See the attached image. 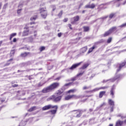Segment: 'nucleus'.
<instances>
[{"label": "nucleus", "mask_w": 126, "mask_h": 126, "mask_svg": "<svg viewBox=\"0 0 126 126\" xmlns=\"http://www.w3.org/2000/svg\"><path fill=\"white\" fill-rule=\"evenodd\" d=\"M67 22V19H64L63 20V22Z\"/></svg>", "instance_id": "53"}, {"label": "nucleus", "mask_w": 126, "mask_h": 126, "mask_svg": "<svg viewBox=\"0 0 126 126\" xmlns=\"http://www.w3.org/2000/svg\"><path fill=\"white\" fill-rule=\"evenodd\" d=\"M78 20H79V16H77L71 19V24H76V22H77Z\"/></svg>", "instance_id": "9"}, {"label": "nucleus", "mask_w": 126, "mask_h": 126, "mask_svg": "<svg viewBox=\"0 0 126 126\" xmlns=\"http://www.w3.org/2000/svg\"><path fill=\"white\" fill-rule=\"evenodd\" d=\"M104 42V39H101L100 40H99V41H98V43H103Z\"/></svg>", "instance_id": "45"}, {"label": "nucleus", "mask_w": 126, "mask_h": 126, "mask_svg": "<svg viewBox=\"0 0 126 126\" xmlns=\"http://www.w3.org/2000/svg\"><path fill=\"white\" fill-rule=\"evenodd\" d=\"M40 13L43 18H45L47 16V11L44 8H40L39 9Z\"/></svg>", "instance_id": "7"}, {"label": "nucleus", "mask_w": 126, "mask_h": 126, "mask_svg": "<svg viewBox=\"0 0 126 126\" xmlns=\"http://www.w3.org/2000/svg\"><path fill=\"white\" fill-rule=\"evenodd\" d=\"M85 8H91V6L90 4H87L85 6Z\"/></svg>", "instance_id": "37"}, {"label": "nucleus", "mask_w": 126, "mask_h": 126, "mask_svg": "<svg viewBox=\"0 0 126 126\" xmlns=\"http://www.w3.org/2000/svg\"><path fill=\"white\" fill-rule=\"evenodd\" d=\"M55 9H56V6H53V11H54Z\"/></svg>", "instance_id": "52"}, {"label": "nucleus", "mask_w": 126, "mask_h": 126, "mask_svg": "<svg viewBox=\"0 0 126 126\" xmlns=\"http://www.w3.org/2000/svg\"><path fill=\"white\" fill-rule=\"evenodd\" d=\"M119 27H113L111 28L108 31L105 32L104 34V37H107V36H109L110 34H112V33H114L116 31H119Z\"/></svg>", "instance_id": "4"}, {"label": "nucleus", "mask_w": 126, "mask_h": 126, "mask_svg": "<svg viewBox=\"0 0 126 126\" xmlns=\"http://www.w3.org/2000/svg\"><path fill=\"white\" fill-rule=\"evenodd\" d=\"M16 35V33H13L11 34L10 36V40H11L12 38H13V37H15V36Z\"/></svg>", "instance_id": "30"}, {"label": "nucleus", "mask_w": 126, "mask_h": 126, "mask_svg": "<svg viewBox=\"0 0 126 126\" xmlns=\"http://www.w3.org/2000/svg\"><path fill=\"white\" fill-rule=\"evenodd\" d=\"M32 24H35V22H31L30 25H32Z\"/></svg>", "instance_id": "55"}, {"label": "nucleus", "mask_w": 126, "mask_h": 126, "mask_svg": "<svg viewBox=\"0 0 126 126\" xmlns=\"http://www.w3.org/2000/svg\"><path fill=\"white\" fill-rule=\"evenodd\" d=\"M37 19V15H35L32 17L30 19V20L32 21H35V20Z\"/></svg>", "instance_id": "28"}, {"label": "nucleus", "mask_w": 126, "mask_h": 126, "mask_svg": "<svg viewBox=\"0 0 126 126\" xmlns=\"http://www.w3.org/2000/svg\"><path fill=\"white\" fill-rule=\"evenodd\" d=\"M70 84H71V83H68L67 84H65L64 86L63 87V89H64V87H66V86H69V85H70Z\"/></svg>", "instance_id": "33"}, {"label": "nucleus", "mask_w": 126, "mask_h": 126, "mask_svg": "<svg viewBox=\"0 0 126 126\" xmlns=\"http://www.w3.org/2000/svg\"><path fill=\"white\" fill-rule=\"evenodd\" d=\"M83 90H86L87 89H89V87H86V86H84L83 88Z\"/></svg>", "instance_id": "39"}, {"label": "nucleus", "mask_w": 126, "mask_h": 126, "mask_svg": "<svg viewBox=\"0 0 126 126\" xmlns=\"http://www.w3.org/2000/svg\"><path fill=\"white\" fill-rule=\"evenodd\" d=\"M17 40L16 38H13V42H14V43H15V42H16Z\"/></svg>", "instance_id": "51"}, {"label": "nucleus", "mask_w": 126, "mask_h": 126, "mask_svg": "<svg viewBox=\"0 0 126 126\" xmlns=\"http://www.w3.org/2000/svg\"><path fill=\"white\" fill-rule=\"evenodd\" d=\"M28 40H29V42H33V37H31L28 38Z\"/></svg>", "instance_id": "34"}, {"label": "nucleus", "mask_w": 126, "mask_h": 126, "mask_svg": "<svg viewBox=\"0 0 126 126\" xmlns=\"http://www.w3.org/2000/svg\"><path fill=\"white\" fill-rule=\"evenodd\" d=\"M107 17L108 16L102 17L101 18L98 19L97 20H99V21H101V22H103V21L105 20V19H106Z\"/></svg>", "instance_id": "23"}, {"label": "nucleus", "mask_w": 126, "mask_h": 126, "mask_svg": "<svg viewBox=\"0 0 126 126\" xmlns=\"http://www.w3.org/2000/svg\"><path fill=\"white\" fill-rule=\"evenodd\" d=\"M111 2H113V3H118V5H117L116 6L119 7L121 4L125 5L126 3V0H115Z\"/></svg>", "instance_id": "5"}, {"label": "nucleus", "mask_w": 126, "mask_h": 126, "mask_svg": "<svg viewBox=\"0 0 126 126\" xmlns=\"http://www.w3.org/2000/svg\"><path fill=\"white\" fill-rule=\"evenodd\" d=\"M95 48V46H94L90 48L88 52V54H90V53H92V52H93V50H94Z\"/></svg>", "instance_id": "25"}, {"label": "nucleus", "mask_w": 126, "mask_h": 126, "mask_svg": "<svg viewBox=\"0 0 126 126\" xmlns=\"http://www.w3.org/2000/svg\"><path fill=\"white\" fill-rule=\"evenodd\" d=\"M82 5H83V3H81V4L79 5V7H81V6H82Z\"/></svg>", "instance_id": "58"}, {"label": "nucleus", "mask_w": 126, "mask_h": 126, "mask_svg": "<svg viewBox=\"0 0 126 126\" xmlns=\"http://www.w3.org/2000/svg\"><path fill=\"white\" fill-rule=\"evenodd\" d=\"M57 108H54V110H51L49 113H51V115H55L57 113V111L58 110V106H57Z\"/></svg>", "instance_id": "18"}, {"label": "nucleus", "mask_w": 126, "mask_h": 126, "mask_svg": "<svg viewBox=\"0 0 126 126\" xmlns=\"http://www.w3.org/2000/svg\"><path fill=\"white\" fill-rule=\"evenodd\" d=\"M108 88V86H105V87H101L100 88H96L95 89H94L93 91L94 92H96V91H99V90H101V89H102V90H104V89H107Z\"/></svg>", "instance_id": "12"}, {"label": "nucleus", "mask_w": 126, "mask_h": 126, "mask_svg": "<svg viewBox=\"0 0 126 126\" xmlns=\"http://www.w3.org/2000/svg\"><path fill=\"white\" fill-rule=\"evenodd\" d=\"M61 79V77H59L55 79V80H60Z\"/></svg>", "instance_id": "49"}, {"label": "nucleus", "mask_w": 126, "mask_h": 126, "mask_svg": "<svg viewBox=\"0 0 126 126\" xmlns=\"http://www.w3.org/2000/svg\"><path fill=\"white\" fill-rule=\"evenodd\" d=\"M57 108V105H52L51 104L46 105L42 108V111H46L47 110H50V109Z\"/></svg>", "instance_id": "6"}, {"label": "nucleus", "mask_w": 126, "mask_h": 126, "mask_svg": "<svg viewBox=\"0 0 126 126\" xmlns=\"http://www.w3.org/2000/svg\"><path fill=\"white\" fill-rule=\"evenodd\" d=\"M114 111V106H111L110 112H113Z\"/></svg>", "instance_id": "46"}, {"label": "nucleus", "mask_w": 126, "mask_h": 126, "mask_svg": "<svg viewBox=\"0 0 126 126\" xmlns=\"http://www.w3.org/2000/svg\"><path fill=\"white\" fill-rule=\"evenodd\" d=\"M0 101L1 102V103L4 102V99H0Z\"/></svg>", "instance_id": "57"}, {"label": "nucleus", "mask_w": 126, "mask_h": 126, "mask_svg": "<svg viewBox=\"0 0 126 126\" xmlns=\"http://www.w3.org/2000/svg\"><path fill=\"white\" fill-rule=\"evenodd\" d=\"M115 15V14L114 13H111L110 15H109V18H110V19H112V18H113V17H114Z\"/></svg>", "instance_id": "35"}, {"label": "nucleus", "mask_w": 126, "mask_h": 126, "mask_svg": "<svg viewBox=\"0 0 126 126\" xmlns=\"http://www.w3.org/2000/svg\"><path fill=\"white\" fill-rule=\"evenodd\" d=\"M90 112H92L93 111V109L91 108L89 109Z\"/></svg>", "instance_id": "56"}, {"label": "nucleus", "mask_w": 126, "mask_h": 126, "mask_svg": "<svg viewBox=\"0 0 126 126\" xmlns=\"http://www.w3.org/2000/svg\"><path fill=\"white\" fill-rule=\"evenodd\" d=\"M126 62H123L122 63H120L119 66V68L117 69V72H119L122 67H124L126 65Z\"/></svg>", "instance_id": "13"}, {"label": "nucleus", "mask_w": 126, "mask_h": 126, "mask_svg": "<svg viewBox=\"0 0 126 126\" xmlns=\"http://www.w3.org/2000/svg\"><path fill=\"white\" fill-rule=\"evenodd\" d=\"M22 4H20L19 5V7H22Z\"/></svg>", "instance_id": "61"}, {"label": "nucleus", "mask_w": 126, "mask_h": 126, "mask_svg": "<svg viewBox=\"0 0 126 126\" xmlns=\"http://www.w3.org/2000/svg\"><path fill=\"white\" fill-rule=\"evenodd\" d=\"M63 90L61 89L58 91V92L55 94L54 95L51 96L50 97L48 98L47 100L48 101H50V100H53L54 102H59L62 99V95L61 94L63 93Z\"/></svg>", "instance_id": "1"}, {"label": "nucleus", "mask_w": 126, "mask_h": 126, "mask_svg": "<svg viewBox=\"0 0 126 126\" xmlns=\"http://www.w3.org/2000/svg\"><path fill=\"white\" fill-rule=\"evenodd\" d=\"M39 109V107L37 106H33L31 107L28 111L29 112H33V111H35V110H37Z\"/></svg>", "instance_id": "15"}, {"label": "nucleus", "mask_w": 126, "mask_h": 126, "mask_svg": "<svg viewBox=\"0 0 126 126\" xmlns=\"http://www.w3.org/2000/svg\"><path fill=\"white\" fill-rule=\"evenodd\" d=\"M87 51V46H85L81 49V53H85Z\"/></svg>", "instance_id": "26"}, {"label": "nucleus", "mask_w": 126, "mask_h": 126, "mask_svg": "<svg viewBox=\"0 0 126 126\" xmlns=\"http://www.w3.org/2000/svg\"><path fill=\"white\" fill-rule=\"evenodd\" d=\"M36 33H37V32H34V36H36Z\"/></svg>", "instance_id": "59"}, {"label": "nucleus", "mask_w": 126, "mask_h": 126, "mask_svg": "<svg viewBox=\"0 0 126 126\" xmlns=\"http://www.w3.org/2000/svg\"><path fill=\"white\" fill-rule=\"evenodd\" d=\"M2 6V4L1 3H0V8H1V6Z\"/></svg>", "instance_id": "62"}, {"label": "nucleus", "mask_w": 126, "mask_h": 126, "mask_svg": "<svg viewBox=\"0 0 126 126\" xmlns=\"http://www.w3.org/2000/svg\"><path fill=\"white\" fill-rule=\"evenodd\" d=\"M91 5V8L93 9L95 8V4L94 3H92Z\"/></svg>", "instance_id": "36"}, {"label": "nucleus", "mask_w": 126, "mask_h": 126, "mask_svg": "<svg viewBox=\"0 0 126 126\" xmlns=\"http://www.w3.org/2000/svg\"><path fill=\"white\" fill-rule=\"evenodd\" d=\"M81 63L82 62H80V63H76V64H73L69 68V69H70L71 70H73V69H74V68H76V67H77L78 66H79V65H80L81 64Z\"/></svg>", "instance_id": "11"}, {"label": "nucleus", "mask_w": 126, "mask_h": 126, "mask_svg": "<svg viewBox=\"0 0 126 126\" xmlns=\"http://www.w3.org/2000/svg\"><path fill=\"white\" fill-rule=\"evenodd\" d=\"M94 76H95V74H92V76L91 77H90V79H92V78H93V77H94Z\"/></svg>", "instance_id": "41"}, {"label": "nucleus", "mask_w": 126, "mask_h": 126, "mask_svg": "<svg viewBox=\"0 0 126 126\" xmlns=\"http://www.w3.org/2000/svg\"><path fill=\"white\" fill-rule=\"evenodd\" d=\"M63 14V11H61L58 14V16H62Z\"/></svg>", "instance_id": "43"}, {"label": "nucleus", "mask_w": 126, "mask_h": 126, "mask_svg": "<svg viewBox=\"0 0 126 126\" xmlns=\"http://www.w3.org/2000/svg\"><path fill=\"white\" fill-rule=\"evenodd\" d=\"M121 77V75H116L115 78L111 79L110 80H103V83H106V82H108V81H110V82H114L115 80H117L118 78H120Z\"/></svg>", "instance_id": "8"}, {"label": "nucleus", "mask_w": 126, "mask_h": 126, "mask_svg": "<svg viewBox=\"0 0 126 126\" xmlns=\"http://www.w3.org/2000/svg\"><path fill=\"white\" fill-rule=\"evenodd\" d=\"M83 29H84V32H88V31L90 30L89 27H83Z\"/></svg>", "instance_id": "27"}, {"label": "nucleus", "mask_w": 126, "mask_h": 126, "mask_svg": "<svg viewBox=\"0 0 126 126\" xmlns=\"http://www.w3.org/2000/svg\"><path fill=\"white\" fill-rule=\"evenodd\" d=\"M103 106H106V103L105 102H103L100 105V108H102V107H103Z\"/></svg>", "instance_id": "40"}, {"label": "nucleus", "mask_w": 126, "mask_h": 126, "mask_svg": "<svg viewBox=\"0 0 126 126\" xmlns=\"http://www.w3.org/2000/svg\"><path fill=\"white\" fill-rule=\"evenodd\" d=\"M72 98L73 99H79L80 98H82V95H75V94H72Z\"/></svg>", "instance_id": "14"}, {"label": "nucleus", "mask_w": 126, "mask_h": 126, "mask_svg": "<svg viewBox=\"0 0 126 126\" xmlns=\"http://www.w3.org/2000/svg\"><path fill=\"white\" fill-rule=\"evenodd\" d=\"M112 37H109L107 41V43L108 44H110V43H111V42H112Z\"/></svg>", "instance_id": "32"}, {"label": "nucleus", "mask_w": 126, "mask_h": 126, "mask_svg": "<svg viewBox=\"0 0 126 126\" xmlns=\"http://www.w3.org/2000/svg\"><path fill=\"white\" fill-rule=\"evenodd\" d=\"M106 93V92L105 91H102L99 93V98H102L104 95H105V94Z\"/></svg>", "instance_id": "21"}, {"label": "nucleus", "mask_w": 126, "mask_h": 126, "mask_svg": "<svg viewBox=\"0 0 126 126\" xmlns=\"http://www.w3.org/2000/svg\"><path fill=\"white\" fill-rule=\"evenodd\" d=\"M108 104H109V105H110V106H111V107H114V104H115V102H114L113 100L112 99H109L108 100Z\"/></svg>", "instance_id": "16"}, {"label": "nucleus", "mask_w": 126, "mask_h": 126, "mask_svg": "<svg viewBox=\"0 0 126 126\" xmlns=\"http://www.w3.org/2000/svg\"><path fill=\"white\" fill-rule=\"evenodd\" d=\"M123 122L120 120H118L115 126H122V125H123Z\"/></svg>", "instance_id": "19"}, {"label": "nucleus", "mask_w": 126, "mask_h": 126, "mask_svg": "<svg viewBox=\"0 0 126 126\" xmlns=\"http://www.w3.org/2000/svg\"><path fill=\"white\" fill-rule=\"evenodd\" d=\"M45 29H47V30H49V29H50V28H49V27H46Z\"/></svg>", "instance_id": "60"}, {"label": "nucleus", "mask_w": 126, "mask_h": 126, "mask_svg": "<svg viewBox=\"0 0 126 126\" xmlns=\"http://www.w3.org/2000/svg\"><path fill=\"white\" fill-rule=\"evenodd\" d=\"M29 30L24 31L23 33V36H28L29 35Z\"/></svg>", "instance_id": "20"}, {"label": "nucleus", "mask_w": 126, "mask_h": 126, "mask_svg": "<svg viewBox=\"0 0 126 126\" xmlns=\"http://www.w3.org/2000/svg\"><path fill=\"white\" fill-rule=\"evenodd\" d=\"M30 70H31V69H27L26 70V71H30Z\"/></svg>", "instance_id": "64"}, {"label": "nucleus", "mask_w": 126, "mask_h": 126, "mask_svg": "<svg viewBox=\"0 0 126 126\" xmlns=\"http://www.w3.org/2000/svg\"><path fill=\"white\" fill-rule=\"evenodd\" d=\"M21 10H22L21 9H18V10H17V13H18V14H19V13H20V12H21Z\"/></svg>", "instance_id": "44"}, {"label": "nucleus", "mask_w": 126, "mask_h": 126, "mask_svg": "<svg viewBox=\"0 0 126 126\" xmlns=\"http://www.w3.org/2000/svg\"><path fill=\"white\" fill-rule=\"evenodd\" d=\"M76 91H77V90L75 89H71L67 92V93H75Z\"/></svg>", "instance_id": "24"}, {"label": "nucleus", "mask_w": 126, "mask_h": 126, "mask_svg": "<svg viewBox=\"0 0 126 126\" xmlns=\"http://www.w3.org/2000/svg\"><path fill=\"white\" fill-rule=\"evenodd\" d=\"M44 50H45V47H44V46H42L40 48V52L44 51Z\"/></svg>", "instance_id": "38"}, {"label": "nucleus", "mask_w": 126, "mask_h": 126, "mask_svg": "<svg viewBox=\"0 0 126 126\" xmlns=\"http://www.w3.org/2000/svg\"><path fill=\"white\" fill-rule=\"evenodd\" d=\"M18 86V85L17 84H14V85H12L13 87H17Z\"/></svg>", "instance_id": "50"}, {"label": "nucleus", "mask_w": 126, "mask_h": 126, "mask_svg": "<svg viewBox=\"0 0 126 126\" xmlns=\"http://www.w3.org/2000/svg\"><path fill=\"white\" fill-rule=\"evenodd\" d=\"M62 35H63V33H62V32L59 33L58 34V37H61V36H62Z\"/></svg>", "instance_id": "47"}, {"label": "nucleus", "mask_w": 126, "mask_h": 126, "mask_svg": "<svg viewBox=\"0 0 126 126\" xmlns=\"http://www.w3.org/2000/svg\"><path fill=\"white\" fill-rule=\"evenodd\" d=\"M82 112V111L81 110H78L77 112V115L76 118H79L81 116V113Z\"/></svg>", "instance_id": "22"}, {"label": "nucleus", "mask_w": 126, "mask_h": 126, "mask_svg": "<svg viewBox=\"0 0 126 126\" xmlns=\"http://www.w3.org/2000/svg\"><path fill=\"white\" fill-rule=\"evenodd\" d=\"M29 53L25 52L24 53H23L21 54V56L23 57H26L28 55H29Z\"/></svg>", "instance_id": "31"}, {"label": "nucleus", "mask_w": 126, "mask_h": 126, "mask_svg": "<svg viewBox=\"0 0 126 126\" xmlns=\"http://www.w3.org/2000/svg\"><path fill=\"white\" fill-rule=\"evenodd\" d=\"M71 98H72V95H69L65 96V100H70V99H71Z\"/></svg>", "instance_id": "29"}, {"label": "nucleus", "mask_w": 126, "mask_h": 126, "mask_svg": "<svg viewBox=\"0 0 126 126\" xmlns=\"http://www.w3.org/2000/svg\"><path fill=\"white\" fill-rule=\"evenodd\" d=\"M122 52H126V49H124V50H122Z\"/></svg>", "instance_id": "63"}, {"label": "nucleus", "mask_w": 126, "mask_h": 126, "mask_svg": "<svg viewBox=\"0 0 126 126\" xmlns=\"http://www.w3.org/2000/svg\"><path fill=\"white\" fill-rule=\"evenodd\" d=\"M13 55H14V50H12L10 52V55L12 56Z\"/></svg>", "instance_id": "42"}, {"label": "nucleus", "mask_w": 126, "mask_h": 126, "mask_svg": "<svg viewBox=\"0 0 126 126\" xmlns=\"http://www.w3.org/2000/svg\"><path fill=\"white\" fill-rule=\"evenodd\" d=\"M68 26V27H69L70 29H71V30H72V28H71V25H70V24H69Z\"/></svg>", "instance_id": "48"}, {"label": "nucleus", "mask_w": 126, "mask_h": 126, "mask_svg": "<svg viewBox=\"0 0 126 126\" xmlns=\"http://www.w3.org/2000/svg\"><path fill=\"white\" fill-rule=\"evenodd\" d=\"M60 86V83H54L52 84H51L50 86H49L48 87L45 88L43 89L41 92L42 93H48V92H50L52 91V90L54 89H56V88H58Z\"/></svg>", "instance_id": "2"}, {"label": "nucleus", "mask_w": 126, "mask_h": 126, "mask_svg": "<svg viewBox=\"0 0 126 126\" xmlns=\"http://www.w3.org/2000/svg\"><path fill=\"white\" fill-rule=\"evenodd\" d=\"M126 27V23L121 25V26H118V30H121L122 28H125Z\"/></svg>", "instance_id": "17"}, {"label": "nucleus", "mask_w": 126, "mask_h": 126, "mask_svg": "<svg viewBox=\"0 0 126 126\" xmlns=\"http://www.w3.org/2000/svg\"><path fill=\"white\" fill-rule=\"evenodd\" d=\"M89 65V64L86 63L84 64L80 68V72L79 73H78V74H77L76 76H75L73 78H71V81H75V80H76L77 79V78L78 77V76H82V75H83V74L85 72V70L84 69H85V68H87V67H88Z\"/></svg>", "instance_id": "3"}, {"label": "nucleus", "mask_w": 126, "mask_h": 126, "mask_svg": "<svg viewBox=\"0 0 126 126\" xmlns=\"http://www.w3.org/2000/svg\"><path fill=\"white\" fill-rule=\"evenodd\" d=\"M115 89H116V86L114 85L110 91V95L112 98H115Z\"/></svg>", "instance_id": "10"}, {"label": "nucleus", "mask_w": 126, "mask_h": 126, "mask_svg": "<svg viewBox=\"0 0 126 126\" xmlns=\"http://www.w3.org/2000/svg\"><path fill=\"white\" fill-rule=\"evenodd\" d=\"M1 44H2V40L0 41V47L1 46Z\"/></svg>", "instance_id": "54"}]
</instances>
